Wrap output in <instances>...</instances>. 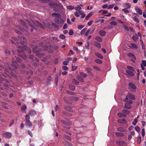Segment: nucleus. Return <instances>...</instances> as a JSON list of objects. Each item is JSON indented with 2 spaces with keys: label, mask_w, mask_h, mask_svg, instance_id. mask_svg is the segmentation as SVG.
<instances>
[{
  "label": "nucleus",
  "mask_w": 146,
  "mask_h": 146,
  "mask_svg": "<svg viewBox=\"0 0 146 146\" xmlns=\"http://www.w3.org/2000/svg\"><path fill=\"white\" fill-rule=\"evenodd\" d=\"M25 23H27L28 24L29 27L31 28L30 31L31 32H32L33 31L34 29V28L33 27V24L35 25L37 27H40L42 28H43L42 25L39 22L37 21H31V23L28 20H26L25 21Z\"/></svg>",
  "instance_id": "1"
},
{
  "label": "nucleus",
  "mask_w": 146,
  "mask_h": 146,
  "mask_svg": "<svg viewBox=\"0 0 146 146\" xmlns=\"http://www.w3.org/2000/svg\"><path fill=\"white\" fill-rule=\"evenodd\" d=\"M13 38L15 40V42H14L12 40H11V41L13 43L16 42L18 43H21V44H22L25 42V39L24 37L20 36H18V38L14 37H13Z\"/></svg>",
  "instance_id": "2"
},
{
  "label": "nucleus",
  "mask_w": 146,
  "mask_h": 146,
  "mask_svg": "<svg viewBox=\"0 0 146 146\" xmlns=\"http://www.w3.org/2000/svg\"><path fill=\"white\" fill-rule=\"evenodd\" d=\"M128 70H126V72L127 74L131 76H133L134 75V74L133 73L134 70L133 68L131 66H127Z\"/></svg>",
  "instance_id": "3"
},
{
  "label": "nucleus",
  "mask_w": 146,
  "mask_h": 146,
  "mask_svg": "<svg viewBox=\"0 0 146 146\" xmlns=\"http://www.w3.org/2000/svg\"><path fill=\"white\" fill-rule=\"evenodd\" d=\"M54 21L56 23L59 25L63 24L65 21V20L60 18L58 19H54Z\"/></svg>",
  "instance_id": "4"
},
{
  "label": "nucleus",
  "mask_w": 146,
  "mask_h": 146,
  "mask_svg": "<svg viewBox=\"0 0 146 146\" xmlns=\"http://www.w3.org/2000/svg\"><path fill=\"white\" fill-rule=\"evenodd\" d=\"M12 135L11 133L8 132H6L4 133L2 135V136L3 137L7 139L11 138L12 137Z\"/></svg>",
  "instance_id": "5"
},
{
  "label": "nucleus",
  "mask_w": 146,
  "mask_h": 146,
  "mask_svg": "<svg viewBox=\"0 0 146 146\" xmlns=\"http://www.w3.org/2000/svg\"><path fill=\"white\" fill-rule=\"evenodd\" d=\"M129 86L132 89V91L135 92L136 89V87L135 85L131 82H130L129 84Z\"/></svg>",
  "instance_id": "6"
},
{
  "label": "nucleus",
  "mask_w": 146,
  "mask_h": 146,
  "mask_svg": "<svg viewBox=\"0 0 146 146\" xmlns=\"http://www.w3.org/2000/svg\"><path fill=\"white\" fill-rule=\"evenodd\" d=\"M84 11H76L74 12V14L75 16L77 17H79L80 15L83 13Z\"/></svg>",
  "instance_id": "7"
},
{
  "label": "nucleus",
  "mask_w": 146,
  "mask_h": 146,
  "mask_svg": "<svg viewBox=\"0 0 146 146\" xmlns=\"http://www.w3.org/2000/svg\"><path fill=\"white\" fill-rule=\"evenodd\" d=\"M29 113L31 116L33 117L36 115V112L34 110H31L29 111Z\"/></svg>",
  "instance_id": "8"
},
{
  "label": "nucleus",
  "mask_w": 146,
  "mask_h": 146,
  "mask_svg": "<svg viewBox=\"0 0 146 146\" xmlns=\"http://www.w3.org/2000/svg\"><path fill=\"white\" fill-rule=\"evenodd\" d=\"M52 17H55L54 19H59L61 17V15L59 14L56 13H54L52 14Z\"/></svg>",
  "instance_id": "9"
},
{
  "label": "nucleus",
  "mask_w": 146,
  "mask_h": 146,
  "mask_svg": "<svg viewBox=\"0 0 146 146\" xmlns=\"http://www.w3.org/2000/svg\"><path fill=\"white\" fill-rule=\"evenodd\" d=\"M127 96L129 98L133 100H135V96L129 93H128Z\"/></svg>",
  "instance_id": "10"
},
{
  "label": "nucleus",
  "mask_w": 146,
  "mask_h": 146,
  "mask_svg": "<svg viewBox=\"0 0 146 146\" xmlns=\"http://www.w3.org/2000/svg\"><path fill=\"white\" fill-rule=\"evenodd\" d=\"M117 121L119 123H125L127 122V121L125 118L119 119Z\"/></svg>",
  "instance_id": "11"
},
{
  "label": "nucleus",
  "mask_w": 146,
  "mask_h": 146,
  "mask_svg": "<svg viewBox=\"0 0 146 146\" xmlns=\"http://www.w3.org/2000/svg\"><path fill=\"white\" fill-rule=\"evenodd\" d=\"M117 130L120 132H124L126 131V129L122 127H119L117 129Z\"/></svg>",
  "instance_id": "12"
},
{
  "label": "nucleus",
  "mask_w": 146,
  "mask_h": 146,
  "mask_svg": "<svg viewBox=\"0 0 146 146\" xmlns=\"http://www.w3.org/2000/svg\"><path fill=\"white\" fill-rule=\"evenodd\" d=\"M135 9L136 11L140 15H141L142 13V12L141 10L138 8L137 7H136L135 8Z\"/></svg>",
  "instance_id": "13"
},
{
  "label": "nucleus",
  "mask_w": 146,
  "mask_h": 146,
  "mask_svg": "<svg viewBox=\"0 0 146 146\" xmlns=\"http://www.w3.org/2000/svg\"><path fill=\"white\" fill-rule=\"evenodd\" d=\"M27 108V107L26 106L25 104H24L21 106V109L22 111L26 112L25 111Z\"/></svg>",
  "instance_id": "14"
},
{
  "label": "nucleus",
  "mask_w": 146,
  "mask_h": 146,
  "mask_svg": "<svg viewBox=\"0 0 146 146\" xmlns=\"http://www.w3.org/2000/svg\"><path fill=\"white\" fill-rule=\"evenodd\" d=\"M100 35L102 36H104L106 34V32L103 30H100L99 32Z\"/></svg>",
  "instance_id": "15"
},
{
  "label": "nucleus",
  "mask_w": 146,
  "mask_h": 146,
  "mask_svg": "<svg viewBox=\"0 0 146 146\" xmlns=\"http://www.w3.org/2000/svg\"><path fill=\"white\" fill-rule=\"evenodd\" d=\"M26 125L28 126L29 127H31L32 126V122L30 120L26 121Z\"/></svg>",
  "instance_id": "16"
},
{
  "label": "nucleus",
  "mask_w": 146,
  "mask_h": 146,
  "mask_svg": "<svg viewBox=\"0 0 146 146\" xmlns=\"http://www.w3.org/2000/svg\"><path fill=\"white\" fill-rule=\"evenodd\" d=\"M93 14V13L92 12H91L89 13L88 15H87L85 17V20H88L90 18L91 16Z\"/></svg>",
  "instance_id": "17"
},
{
  "label": "nucleus",
  "mask_w": 146,
  "mask_h": 146,
  "mask_svg": "<svg viewBox=\"0 0 146 146\" xmlns=\"http://www.w3.org/2000/svg\"><path fill=\"white\" fill-rule=\"evenodd\" d=\"M94 45L97 47L98 48H101V45L100 44L98 43L97 42H94Z\"/></svg>",
  "instance_id": "18"
},
{
  "label": "nucleus",
  "mask_w": 146,
  "mask_h": 146,
  "mask_svg": "<svg viewBox=\"0 0 146 146\" xmlns=\"http://www.w3.org/2000/svg\"><path fill=\"white\" fill-rule=\"evenodd\" d=\"M117 115L120 117H126V115H125L124 114H123L122 112V113H118L117 114Z\"/></svg>",
  "instance_id": "19"
},
{
  "label": "nucleus",
  "mask_w": 146,
  "mask_h": 146,
  "mask_svg": "<svg viewBox=\"0 0 146 146\" xmlns=\"http://www.w3.org/2000/svg\"><path fill=\"white\" fill-rule=\"evenodd\" d=\"M122 111L123 114H125L126 115L129 114L130 113V112L129 110H122Z\"/></svg>",
  "instance_id": "20"
},
{
  "label": "nucleus",
  "mask_w": 146,
  "mask_h": 146,
  "mask_svg": "<svg viewBox=\"0 0 146 146\" xmlns=\"http://www.w3.org/2000/svg\"><path fill=\"white\" fill-rule=\"evenodd\" d=\"M20 22L23 25V27H25V28L26 29V31H27V30H28V29L27 28V26H26V25L25 24V23H24V21H23L22 20H21Z\"/></svg>",
  "instance_id": "21"
},
{
  "label": "nucleus",
  "mask_w": 146,
  "mask_h": 146,
  "mask_svg": "<svg viewBox=\"0 0 146 146\" xmlns=\"http://www.w3.org/2000/svg\"><path fill=\"white\" fill-rule=\"evenodd\" d=\"M12 62L13 64L12 66L15 68H17V62L15 60H12Z\"/></svg>",
  "instance_id": "22"
},
{
  "label": "nucleus",
  "mask_w": 146,
  "mask_h": 146,
  "mask_svg": "<svg viewBox=\"0 0 146 146\" xmlns=\"http://www.w3.org/2000/svg\"><path fill=\"white\" fill-rule=\"evenodd\" d=\"M49 5L52 7L54 8L57 6L56 3H49Z\"/></svg>",
  "instance_id": "23"
},
{
  "label": "nucleus",
  "mask_w": 146,
  "mask_h": 146,
  "mask_svg": "<svg viewBox=\"0 0 146 146\" xmlns=\"http://www.w3.org/2000/svg\"><path fill=\"white\" fill-rule=\"evenodd\" d=\"M124 108L126 109H129L131 108V106L130 105L127 103L125 104Z\"/></svg>",
  "instance_id": "24"
},
{
  "label": "nucleus",
  "mask_w": 146,
  "mask_h": 146,
  "mask_svg": "<svg viewBox=\"0 0 146 146\" xmlns=\"http://www.w3.org/2000/svg\"><path fill=\"white\" fill-rule=\"evenodd\" d=\"M131 48L133 49H137V47L136 44L134 43H132L131 44Z\"/></svg>",
  "instance_id": "25"
},
{
  "label": "nucleus",
  "mask_w": 146,
  "mask_h": 146,
  "mask_svg": "<svg viewBox=\"0 0 146 146\" xmlns=\"http://www.w3.org/2000/svg\"><path fill=\"white\" fill-rule=\"evenodd\" d=\"M95 55L98 58L102 59L103 58V56L100 54L98 53H95Z\"/></svg>",
  "instance_id": "26"
},
{
  "label": "nucleus",
  "mask_w": 146,
  "mask_h": 146,
  "mask_svg": "<svg viewBox=\"0 0 146 146\" xmlns=\"http://www.w3.org/2000/svg\"><path fill=\"white\" fill-rule=\"evenodd\" d=\"M116 135L117 136H121L122 137L124 136V135L123 133H115Z\"/></svg>",
  "instance_id": "27"
},
{
  "label": "nucleus",
  "mask_w": 146,
  "mask_h": 146,
  "mask_svg": "<svg viewBox=\"0 0 146 146\" xmlns=\"http://www.w3.org/2000/svg\"><path fill=\"white\" fill-rule=\"evenodd\" d=\"M95 39L96 40H97L99 42H101L102 40V38L100 36H97L95 38Z\"/></svg>",
  "instance_id": "28"
},
{
  "label": "nucleus",
  "mask_w": 146,
  "mask_h": 146,
  "mask_svg": "<svg viewBox=\"0 0 146 146\" xmlns=\"http://www.w3.org/2000/svg\"><path fill=\"white\" fill-rule=\"evenodd\" d=\"M77 79L79 81L83 82V78L80 76V75H78L77 76Z\"/></svg>",
  "instance_id": "29"
},
{
  "label": "nucleus",
  "mask_w": 146,
  "mask_h": 146,
  "mask_svg": "<svg viewBox=\"0 0 146 146\" xmlns=\"http://www.w3.org/2000/svg\"><path fill=\"white\" fill-rule=\"evenodd\" d=\"M80 75L84 78H86L87 76L86 74L83 72H80Z\"/></svg>",
  "instance_id": "30"
},
{
  "label": "nucleus",
  "mask_w": 146,
  "mask_h": 146,
  "mask_svg": "<svg viewBox=\"0 0 146 146\" xmlns=\"http://www.w3.org/2000/svg\"><path fill=\"white\" fill-rule=\"evenodd\" d=\"M116 143L118 145H123L125 143L123 141H118L116 142Z\"/></svg>",
  "instance_id": "31"
},
{
  "label": "nucleus",
  "mask_w": 146,
  "mask_h": 146,
  "mask_svg": "<svg viewBox=\"0 0 146 146\" xmlns=\"http://www.w3.org/2000/svg\"><path fill=\"white\" fill-rule=\"evenodd\" d=\"M69 87L70 90L73 91L75 89V86L71 84L69 85Z\"/></svg>",
  "instance_id": "32"
},
{
  "label": "nucleus",
  "mask_w": 146,
  "mask_h": 146,
  "mask_svg": "<svg viewBox=\"0 0 146 146\" xmlns=\"http://www.w3.org/2000/svg\"><path fill=\"white\" fill-rule=\"evenodd\" d=\"M81 6L82 5H80L78 7L74 8V9L75 10H77V11H81V10L82 9Z\"/></svg>",
  "instance_id": "33"
},
{
  "label": "nucleus",
  "mask_w": 146,
  "mask_h": 146,
  "mask_svg": "<svg viewBox=\"0 0 146 146\" xmlns=\"http://www.w3.org/2000/svg\"><path fill=\"white\" fill-rule=\"evenodd\" d=\"M124 7L126 8H129L131 7V5L128 3H126L125 4Z\"/></svg>",
  "instance_id": "34"
},
{
  "label": "nucleus",
  "mask_w": 146,
  "mask_h": 146,
  "mask_svg": "<svg viewBox=\"0 0 146 146\" xmlns=\"http://www.w3.org/2000/svg\"><path fill=\"white\" fill-rule=\"evenodd\" d=\"M87 29V28H85L83 29L80 32V34L81 35L84 34Z\"/></svg>",
  "instance_id": "35"
},
{
  "label": "nucleus",
  "mask_w": 146,
  "mask_h": 146,
  "mask_svg": "<svg viewBox=\"0 0 146 146\" xmlns=\"http://www.w3.org/2000/svg\"><path fill=\"white\" fill-rule=\"evenodd\" d=\"M128 55L130 57H132L134 59H135V56L132 53H129L128 54Z\"/></svg>",
  "instance_id": "36"
},
{
  "label": "nucleus",
  "mask_w": 146,
  "mask_h": 146,
  "mask_svg": "<svg viewBox=\"0 0 146 146\" xmlns=\"http://www.w3.org/2000/svg\"><path fill=\"white\" fill-rule=\"evenodd\" d=\"M133 20L135 21L137 23H139V20L138 18L136 16H135L133 18Z\"/></svg>",
  "instance_id": "37"
},
{
  "label": "nucleus",
  "mask_w": 146,
  "mask_h": 146,
  "mask_svg": "<svg viewBox=\"0 0 146 146\" xmlns=\"http://www.w3.org/2000/svg\"><path fill=\"white\" fill-rule=\"evenodd\" d=\"M95 61V62L99 64H101L102 63V61L101 60L99 59H96Z\"/></svg>",
  "instance_id": "38"
},
{
  "label": "nucleus",
  "mask_w": 146,
  "mask_h": 146,
  "mask_svg": "<svg viewBox=\"0 0 146 146\" xmlns=\"http://www.w3.org/2000/svg\"><path fill=\"white\" fill-rule=\"evenodd\" d=\"M138 36L137 35H136L135 36H133V40L135 41L137 40Z\"/></svg>",
  "instance_id": "39"
},
{
  "label": "nucleus",
  "mask_w": 146,
  "mask_h": 146,
  "mask_svg": "<svg viewBox=\"0 0 146 146\" xmlns=\"http://www.w3.org/2000/svg\"><path fill=\"white\" fill-rule=\"evenodd\" d=\"M67 8L69 10H72L74 9V6L69 5L68 6H67Z\"/></svg>",
  "instance_id": "40"
},
{
  "label": "nucleus",
  "mask_w": 146,
  "mask_h": 146,
  "mask_svg": "<svg viewBox=\"0 0 146 146\" xmlns=\"http://www.w3.org/2000/svg\"><path fill=\"white\" fill-rule=\"evenodd\" d=\"M73 83L76 84H77L79 83V82L75 79H73L72 80Z\"/></svg>",
  "instance_id": "41"
},
{
  "label": "nucleus",
  "mask_w": 146,
  "mask_h": 146,
  "mask_svg": "<svg viewBox=\"0 0 146 146\" xmlns=\"http://www.w3.org/2000/svg\"><path fill=\"white\" fill-rule=\"evenodd\" d=\"M25 119L26 121L29 120V119H30V117L29 115L27 114L25 116Z\"/></svg>",
  "instance_id": "42"
},
{
  "label": "nucleus",
  "mask_w": 146,
  "mask_h": 146,
  "mask_svg": "<svg viewBox=\"0 0 146 146\" xmlns=\"http://www.w3.org/2000/svg\"><path fill=\"white\" fill-rule=\"evenodd\" d=\"M86 71L88 73H90L92 71L91 69L90 68H87L86 69Z\"/></svg>",
  "instance_id": "43"
},
{
  "label": "nucleus",
  "mask_w": 146,
  "mask_h": 146,
  "mask_svg": "<svg viewBox=\"0 0 146 146\" xmlns=\"http://www.w3.org/2000/svg\"><path fill=\"white\" fill-rule=\"evenodd\" d=\"M110 24L114 26H116L117 25V23L115 21H112L110 23Z\"/></svg>",
  "instance_id": "44"
},
{
  "label": "nucleus",
  "mask_w": 146,
  "mask_h": 146,
  "mask_svg": "<svg viewBox=\"0 0 146 146\" xmlns=\"http://www.w3.org/2000/svg\"><path fill=\"white\" fill-rule=\"evenodd\" d=\"M141 135L143 137H144L145 135V129H143L142 130Z\"/></svg>",
  "instance_id": "45"
},
{
  "label": "nucleus",
  "mask_w": 146,
  "mask_h": 146,
  "mask_svg": "<svg viewBox=\"0 0 146 146\" xmlns=\"http://www.w3.org/2000/svg\"><path fill=\"white\" fill-rule=\"evenodd\" d=\"M137 143L138 144H139L141 142V137L140 136H139L138 137L137 140Z\"/></svg>",
  "instance_id": "46"
},
{
  "label": "nucleus",
  "mask_w": 146,
  "mask_h": 146,
  "mask_svg": "<svg viewBox=\"0 0 146 146\" xmlns=\"http://www.w3.org/2000/svg\"><path fill=\"white\" fill-rule=\"evenodd\" d=\"M137 122V119H134L132 123L133 125H136Z\"/></svg>",
  "instance_id": "47"
},
{
  "label": "nucleus",
  "mask_w": 146,
  "mask_h": 146,
  "mask_svg": "<svg viewBox=\"0 0 146 146\" xmlns=\"http://www.w3.org/2000/svg\"><path fill=\"white\" fill-rule=\"evenodd\" d=\"M122 11L124 13H129V11L127 9V8H125L122 9Z\"/></svg>",
  "instance_id": "48"
},
{
  "label": "nucleus",
  "mask_w": 146,
  "mask_h": 146,
  "mask_svg": "<svg viewBox=\"0 0 146 146\" xmlns=\"http://www.w3.org/2000/svg\"><path fill=\"white\" fill-rule=\"evenodd\" d=\"M135 130L138 132H139L140 131V128L137 126L135 127Z\"/></svg>",
  "instance_id": "49"
},
{
  "label": "nucleus",
  "mask_w": 146,
  "mask_h": 146,
  "mask_svg": "<svg viewBox=\"0 0 146 146\" xmlns=\"http://www.w3.org/2000/svg\"><path fill=\"white\" fill-rule=\"evenodd\" d=\"M77 66H75L72 65V71L75 70L77 69Z\"/></svg>",
  "instance_id": "50"
},
{
  "label": "nucleus",
  "mask_w": 146,
  "mask_h": 146,
  "mask_svg": "<svg viewBox=\"0 0 146 146\" xmlns=\"http://www.w3.org/2000/svg\"><path fill=\"white\" fill-rule=\"evenodd\" d=\"M65 38V36L64 35H61L59 36V38L60 39H64Z\"/></svg>",
  "instance_id": "51"
},
{
  "label": "nucleus",
  "mask_w": 146,
  "mask_h": 146,
  "mask_svg": "<svg viewBox=\"0 0 146 146\" xmlns=\"http://www.w3.org/2000/svg\"><path fill=\"white\" fill-rule=\"evenodd\" d=\"M64 138L66 139L69 140H71V138L70 137H69L68 136H67V135H65L64 136Z\"/></svg>",
  "instance_id": "52"
},
{
  "label": "nucleus",
  "mask_w": 146,
  "mask_h": 146,
  "mask_svg": "<svg viewBox=\"0 0 146 146\" xmlns=\"http://www.w3.org/2000/svg\"><path fill=\"white\" fill-rule=\"evenodd\" d=\"M90 29H88L87 30L86 32V33L85 34V35L86 36H87L88 35L89 33H90Z\"/></svg>",
  "instance_id": "53"
},
{
  "label": "nucleus",
  "mask_w": 146,
  "mask_h": 146,
  "mask_svg": "<svg viewBox=\"0 0 146 146\" xmlns=\"http://www.w3.org/2000/svg\"><path fill=\"white\" fill-rule=\"evenodd\" d=\"M93 67L96 70L100 71V69L98 67L96 66H94Z\"/></svg>",
  "instance_id": "54"
},
{
  "label": "nucleus",
  "mask_w": 146,
  "mask_h": 146,
  "mask_svg": "<svg viewBox=\"0 0 146 146\" xmlns=\"http://www.w3.org/2000/svg\"><path fill=\"white\" fill-rule=\"evenodd\" d=\"M137 79L138 80H139V75H140V71H139V69H137Z\"/></svg>",
  "instance_id": "55"
},
{
  "label": "nucleus",
  "mask_w": 146,
  "mask_h": 146,
  "mask_svg": "<svg viewBox=\"0 0 146 146\" xmlns=\"http://www.w3.org/2000/svg\"><path fill=\"white\" fill-rule=\"evenodd\" d=\"M142 65L143 64L144 66H146V61L142 60Z\"/></svg>",
  "instance_id": "56"
},
{
  "label": "nucleus",
  "mask_w": 146,
  "mask_h": 146,
  "mask_svg": "<svg viewBox=\"0 0 146 146\" xmlns=\"http://www.w3.org/2000/svg\"><path fill=\"white\" fill-rule=\"evenodd\" d=\"M84 27V26L82 25H79L78 26V29L79 30L81 29Z\"/></svg>",
  "instance_id": "57"
},
{
  "label": "nucleus",
  "mask_w": 146,
  "mask_h": 146,
  "mask_svg": "<svg viewBox=\"0 0 146 146\" xmlns=\"http://www.w3.org/2000/svg\"><path fill=\"white\" fill-rule=\"evenodd\" d=\"M62 68L63 70H67L68 69V67L66 66H63Z\"/></svg>",
  "instance_id": "58"
},
{
  "label": "nucleus",
  "mask_w": 146,
  "mask_h": 146,
  "mask_svg": "<svg viewBox=\"0 0 146 146\" xmlns=\"http://www.w3.org/2000/svg\"><path fill=\"white\" fill-rule=\"evenodd\" d=\"M93 21H91L88 23L87 25L88 26H90L92 24Z\"/></svg>",
  "instance_id": "59"
},
{
  "label": "nucleus",
  "mask_w": 146,
  "mask_h": 146,
  "mask_svg": "<svg viewBox=\"0 0 146 146\" xmlns=\"http://www.w3.org/2000/svg\"><path fill=\"white\" fill-rule=\"evenodd\" d=\"M74 32L72 30H70L69 32V34L70 35H72L73 34Z\"/></svg>",
  "instance_id": "60"
},
{
  "label": "nucleus",
  "mask_w": 146,
  "mask_h": 146,
  "mask_svg": "<svg viewBox=\"0 0 146 146\" xmlns=\"http://www.w3.org/2000/svg\"><path fill=\"white\" fill-rule=\"evenodd\" d=\"M114 5L113 4H111L109 5L108 7V9H111L113 8Z\"/></svg>",
  "instance_id": "61"
},
{
  "label": "nucleus",
  "mask_w": 146,
  "mask_h": 146,
  "mask_svg": "<svg viewBox=\"0 0 146 146\" xmlns=\"http://www.w3.org/2000/svg\"><path fill=\"white\" fill-rule=\"evenodd\" d=\"M67 93L68 94L71 95H74V94H73V93L72 92H70V91H67Z\"/></svg>",
  "instance_id": "62"
},
{
  "label": "nucleus",
  "mask_w": 146,
  "mask_h": 146,
  "mask_svg": "<svg viewBox=\"0 0 146 146\" xmlns=\"http://www.w3.org/2000/svg\"><path fill=\"white\" fill-rule=\"evenodd\" d=\"M141 123L143 126H144L146 124V123L144 121H141Z\"/></svg>",
  "instance_id": "63"
},
{
  "label": "nucleus",
  "mask_w": 146,
  "mask_h": 146,
  "mask_svg": "<svg viewBox=\"0 0 146 146\" xmlns=\"http://www.w3.org/2000/svg\"><path fill=\"white\" fill-rule=\"evenodd\" d=\"M67 28V25L66 23H65L64 24L63 27V29H66Z\"/></svg>",
  "instance_id": "64"
}]
</instances>
